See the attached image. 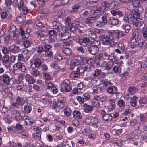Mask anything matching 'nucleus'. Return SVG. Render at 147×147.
I'll return each mask as SVG.
<instances>
[{"label":"nucleus","instance_id":"aec40b11","mask_svg":"<svg viewBox=\"0 0 147 147\" xmlns=\"http://www.w3.org/2000/svg\"><path fill=\"white\" fill-rule=\"evenodd\" d=\"M109 9H112L117 7L119 5L117 0H113L109 3Z\"/></svg>","mask_w":147,"mask_h":147},{"label":"nucleus","instance_id":"f704fd0d","mask_svg":"<svg viewBox=\"0 0 147 147\" xmlns=\"http://www.w3.org/2000/svg\"><path fill=\"white\" fill-rule=\"evenodd\" d=\"M65 23L67 27L70 26L72 23L71 20V18L69 17H67L65 18Z\"/></svg>","mask_w":147,"mask_h":147},{"label":"nucleus","instance_id":"b1692460","mask_svg":"<svg viewBox=\"0 0 147 147\" xmlns=\"http://www.w3.org/2000/svg\"><path fill=\"white\" fill-rule=\"evenodd\" d=\"M34 122V121L29 116H26L25 118V123L26 125H31Z\"/></svg>","mask_w":147,"mask_h":147},{"label":"nucleus","instance_id":"4468645a","mask_svg":"<svg viewBox=\"0 0 147 147\" xmlns=\"http://www.w3.org/2000/svg\"><path fill=\"white\" fill-rule=\"evenodd\" d=\"M34 130H36V132L33 133V136L34 137L36 138L38 140H40L41 138V130L39 129L37 127L34 128Z\"/></svg>","mask_w":147,"mask_h":147},{"label":"nucleus","instance_id":"603ef678","mask_svg":"<svg viewBox=\"0 0 147 147\" xmlns=\"http://www.w3.org/2000/svg\"><path fill=\"white\" fill-rule=\"evenodd\" d=\"M132 14L133 16L135 17L136 19L140 18V12L135 11H134V13H131Z\"/></svg>","mask_w":147,"mask_h":147},{"label":"nucleus","instance_id":"a18cd8bd","mask_svg":"<svg viewBox=\"0 0 147 147\" xmlns=\"http://www.w3.org/2000/svg\"><path fill=\"white\" fill-rule=\"evenodd\" d=\"M101 73V71L100 70L97 69L95 70L94 73L93 74V76L94 77H98Z\"/></svg>","mask_w":147,"mask_h":147},{"label":"nucleus","instance_id":"72a5a7b5","mask_svg":"<svg viewBox=\"0 0 147 147\" xmlns=\"http://www.w3.org/2000/svg\"><path fill=\"white\" fill-rule=\"evenodd\" d=\"M41 63V61L40 59H36L35 60L34 63L31 65H34V67H36L37 69L40 67Z\"/></svg>","mask_w":147,"mask_h":147},{"label":"nucleus","instance_id":"412c9836","mask_svg":"<svg viewBox=\"0 0 147 147\" xmlns=\"http://www.w3.org/2000/svg\"><path fill=\"white\" fill-rule=\"evenodd\" d=\"M25 78L26 81L29 84H32L35 82L34 78L29 74H26L25 75Z\"/></svg>","mask_w":147,"mask_h":147},{"label":"nucleus","instance_id":"8fccbe9b","mask_svg":"<svg viewBox=\"0 0 147 147\" xmlns=\"http://www.w3.org/2000/svg\"><path fill=\"white\" fill-rule=\"evenodd\" d=\"M86 67H80L77 68V70L79 72V73H83L85 71Z\"/></svg>","mask_w":147,"mask_h":147},{"label":"nucleus","instance_id":"f03ea898","mask_svg":"<svg viewBox=\"0 0 147 147\" xmlns=\"http://www.w3.org/2000/svg\"><path fill=\"white\" fill-rule=\"evenodd\" d=\"M2 81L5 84L10 87L15 83V79L10 77L7 74L0 76Z\"/></svg>","mask_w":147,"mask_h":147},{"label":"nucleus","instance_id":"c85d7f7f","mask_svg":"<svg viewBox=\"0 0 147 147\" xmlns=\"http://www.w3.org/2000/svg\"><path fill=\"white\" fill-rule=\"evenodd\" d=\"M101 5L104 7L103 10V11H106L108 9H109V3L107 1H103L101 3Z\"/></svg>","mask_w":147,"mask_h":147},{"label":"nucleus","instance_id":"052dcab7","mask_svg":"<svg viewBox=\"0 0 147 147\" xmlns=\"http://www.w3.org/2000/svg\"><path fill=\"white\" fill-rule=\"evenodd\" d=\"M12 3L11 0H5V5L7 7L10 6Z\"/></svg>","mask_w":147,"mask_h":147},{"label":"nucleus","instance_id":"f3484780","mask_svg":"<svg viewBox=\"0 0 147 147\" xmlns=\"http://www.w3.org/2000/svg\"><path fill=\"white\" fill-rule=\"evenodd\" d=\"M23 99L19 96H18L15 102H13L12 104V105L15 107H17L16 105H22L23 102Z\"/></svg>","mask_w":147,"mask_h":147},{"label":"nucleus","instance_id":"2eb2a0df","mask_svg":"<svg viewBox=\"0 0 147 147\" xmlns=\"http://www.w3.org/2000/svg\"><path fill=\"white\" fill-rule=\"evenodd\" d=\"M108 22L112 25H115L118 24L119 20L114 17H111L108 19Z\"/></svg>","mask_w":147,"mask_h":147},{"label":"nucleus","instance_id":"3c124183","mask_svg":"<svg viewBox=\"0 0 147 147\" xmlns=\"http://www.w3.org/2000/svg\"><path fill=\"white\" fill-rule=\"evenodd\" d=\"M51 46L48 44H46L44 45V51L45 53L47 51H49L50 50Z\"/></svg>","mask_w":147,"mask_h":147},{"label":"nucleus","instance_id":"bb28decb","mask_svg":"<svg viewBox=\"0 0 147 147\" xmlns=\"http://www.w3.org/2000/svg\"><path fill=\"white\" fill-rule=\"evenodd\" d=\"M102 118L103 120L109 122L112 120V117L110 114H105L102 116Z\"/></svg>","mask_w":147,"mask_h":147},{"label":"nucleus","instance_id":"79ce46f5","mask_svg":"<svg viewBox=\"0 0 147 147\" xmlns=\"http://www.w3.org/2000/svg\"><path fill=\"white\" fill-rule=\"evenodd\" d=\"M110 107H109L111 110L113 109L115 107V100L114 99H111L109 101Z\"/></svg>","mask_w":147,"mask_h":147},{"label":"nucleus","instance_id":"473e14b6","mask_svg":"<svg viewBox=\"0 0 147 147\" xmlns=\"http://www.w3.org/2000/svg\"><path fill=\"white\" fill-rule=\"evenodd\" d=\"M74 117L75 118H77V119H80L82 118V115L78 111H75L73 113Z\"/></svg>","mask_w":147,"mask_h":147},{"label":"nucleus","instance_id":"4d7b16f0","mask_svg":"<svg viewBox=\"0 0 147 147\" xmlns=\"http://www.w3.org/2000/svg\"><path fill=\"white\" fill-rule=\"evenodd\" d=\"M83 61H85L88 64H91V63L93 62V60L91 59H87L86 58H84Z\"/></svg>","mask_w":147,"mask_h":147},{"label":"nucleus","instance_id":"4be33fe9","mask_svg":"<svg viewBox=\"0 0 147 147\" xmlns=\"http://www.w3.org/2000/svg\"><path fill=\"white\" fill-rule=\"evenodd\" d=\"M98 98H99V97L98 96L97 97L94 98L91 101L92 105L94 107L96 108L100 107V105L98 101Z\"/></svg>","mask_w":147,"mask_h":147},{"label":"nucleus","instance_id":"a19ab883","mask_svg":"<svg viewBox=\"0 0 147 147\" xmlns=\"http://www.w3.org/2000/svg\"><path fill=\"white\" fill-rule=\"evenodd\" d=\"M101 82L102 84L104 86H110L111 85V83L109 81H107L105 80L102 79L101 80Z\"/></svg>","mask_w":147,"mask_h":147},{"label":"nucleus","instance_id":"c9c22d12","mask_svg":"<svg viewBox=\"0 0 147 147\" xmlns=\"http://www.w3.org/2000/svg\"><path fill=\"white\" fill-rule=\"evenodd\" d=\"M113 65V63L110 61L106 63L105 64V68L107 70H110L111 68Z\"/></svg>","mask_w":147,"mask_h":147},{"label":"nucleus","instance_id":"58836bf2","mask_svg":"<svg viewBox=\"0 0 147 147\" xmlns=\"http://www.w3.org/2000/svg\"><path fill=\"white\" fill-rule=\"evenodd\" d=\"M16 30L15 26L13 24H10V27L9 30V33H14L15 32V30Z\"/></svg>","mask_w":147,"mask_h":147},{"label":"nucleus","instance_id":"9b49d317","mask_svg":"<svg viewBox=\"0 0 147 147\" xmlns=\"http://www.w3.org/2000/svg\"><path fill=\"white\" fill-rule=\"evenodd\" d=\"M99 49L97 46L92 45L88 48V51L90 54L94 55L98 52Z\"/></svg>","mask_w":147,"mask_h":147},{"label":"nucleus","instance_id":"cd10ccee","mask_svg":"<svg viewBox=\"0 0 147 147\" xmlns=\"http://www.w3.org/2000/svg\"><path fill=\"white\" fill-rule=\"evenodd\" d=\"M138 98L136 96H134L132 98L130 103L133 107H135L137 106V99H138Z\"/></svg>","mask_w":147,"mask_h":147},{"label":"nucleus","instance_id":"6ab92c4d","mask_svg":"<svg viewBox=\"0 0 147 147\" xmlns=\"http://www.w3.org/2000/svg\"><path fill=\"white\" fill-rule=\"evenodd\" d=\"M62 98L63 99L62 101L58 100L57 102V107L61 109L63 108L64 107L66 100V98H65L63 97Z\"/></svg>","mask_w":147,"mask_h":147},{"label":"nucleus","instance_id":"49530a36","mask_svg":"<svg viewBox=\"0 0 147 147\" xmlns=\"http://www.w3.org/2000/svg\"><path fill=\"white\" fill-rule=\"evenodd\" d=\"M121 69L119 66H115L113 68V70L114 73H120Z\"/></svg>","mask_w":147,"mask_h":147},{"label":"nucleus","instance_id":"0e129e2a","mask_svg":"<svg viewBox=\"0 0 147 147\" xmlns=\"http://www.w3.org/2000/svg\"><path fill=\"white\" fill-rule=\"evenodd\" d=\"M73 38L74 40H75L76 42L80 44L81 38H80L79 36L78 35H76L74 36Z\"/></svg>","mask_w":147,"mask_h":147},{"label":"nucleus","instance_id":"393cba45","mask_svg":"<svg viewBox=\"0 0 147 147\" xmlns=\"http://www.w3.org/2000/svg\"><path fill=\"white\" fill-rule=\"evenodd\" d=\"M82 61V58L80 56H75L74 57V63L76 65H79Z\"/></svg>","mask_w":147,"mask_h":147},{"label":"nucleus","instance_id":"13d9d810","mask_svg":"<svg viewBox=\"0 0 147 147\" xmlns=\"http://www.w3.org/2000/svg\"><path fill=\"white\" fill-rule=\"evenodd\" d=\"M2 53L4 55H6L9 52V50L6 47H3L2 49Z\"/></svg>","mask_w":147,"mask_h":147},{"label":"nucleus","instance_id":"338daca9","mask_svg":"<svg viewBox=\"0 0 147 147\" xmlns=\"http://www.w3.org/2000/svg\"><path fill=\"white\" fill-rule=\"evenodd\" d=\"M123 143V141L121 140H117L116 142H115V144L119 147L121 146Z\"/></svg>","mask_w":147,"mask_h":147},{"label":"nucleus","instance_id":"864d4df0","mask_svg":"<svg viewBox=\"0 0 147 147\" xmlns=\"http://www.w3.org/2000/svg\"><path fill=\"white\" fill-rule=\"evenodd\" d=\"M45 56L50 57L51 58L53 57V53L51 50L45 52Z\"/></svg>","mask_w":147,"mask_h":147},{"label":"nucleus","instance_id":"c03bdc74","mask_svg":"<svg viewBox=\"0 0 147 147\" xmlns=\"http://www.w3.org/2000/svg\"><path fill=\"white\" fill-rule=\"evenodd\" d=\"M108 13H105L102 17V22H103L104 24H107L108 22V21L107 20V17L108 16Z\"/></svg>","mask_w":147,"mask_h":147},{"label":"nucleus","instance_id":"e2e57ef3","mask_svg":"<svg viewBox=\"0 0 147 147\" xmlns=\"http://www.w3.org/2000/svg\"><path fill=\"white\" fill-rule=\"evenodd\" d=\"M124 29L125 32L126 33H128L131 29V27L129 25H126L124 26Z\"/></svg>","mask_w":147,"mask_h":147},{"label":"nucleus","instance_id":"680f3d73","mask_svg":"<svg viewBox=\"0 0 147 147\" xmlns=\"http://www.w3.org/2000/svg\"><path fill=\"white\" fill-rule=\"evenodd\" d=\"M131 7H133V9L134 10V11H136L140 12L139 9L141 8V7H138L136 6H134L133 4L131 5Z\"/></svg>","mask_w":147,"mask_h":147},{"label":"nucleus","instance_id":"a878e982","mask_svg":"<svg viewBox=\"0 0 147 147\" xmlns=\"http://www.w3.org/2000/svg\"><path fill=\"white\" fill-rule=\"evenodd\" d=\"M82 106L84 107V111L88 113L93 109L92 106L88 105L87 104H84Z\"/></svg>","mask_w":147,"mask_h":147},{"label":"nucleus","instance_id":"c756f323","mask_svg":"<svg viewBox=\"0 0 147 147\" xmlns=\"http://www.w3.org/2000/svg\"><path fill=\"white\" fill-rule=\"evenodd\" d=\"M18 48V47H16L15 45H13L11 46H9V50L10 52L13 53H16L18 52V51H16V49H17Z\"/></svg>","mask_w":147,"mask_h":147},{"label":"nucleus","instance_id":"7c9ffc66","mask_svg":"<svg viewBox=\"0 0 147 147\" xmlns=\"http://www.w3.org/2000/svg\"><path fill=\"white\" fill-rule=\"evenodd\" d=\"M111 13L113 16H115L116 15H118L119 16H121L122 15L121 12L117 9L111 10Z\"/></svg>","mask_w":147,"mask_h":147},{"label":"nucleus","instance_id":"f257e3e1","mask_svg":"<svg viewBox=\"0 0 147 147\" xmlns=\"http://www.w3.org/2000/svg\"><path fill=\"white\" fill-rule=\"evenodd\" d=\"M100 38L102 43L104 45H110L112 47L115 46L117 43L114 41V38L110 34H102L100 36Z\"/></svg>","mask_w":147,"mask_h":147},{"label":"nucleus","instance_id":"de8ad7c7","mask_svg":"<svg viewBox=\"0 0 147 147\" xmlns=\"http://www.w3.org/2000/svg\"><path fill=\"white\" fill-rule=\"evenodd\" d=\"M139 102L141 104H145L147 102V98L145 97H142L140 99Z\"/></svg>","mask_w":147,"mask_h":147},{"label":"nucleus","instance_id":"6e6552de","mask_svg":"<svg viewBox=\"0 0 147 147\" xmlns=\"http://www.w3.org/2000/svg\"><path fill=\"white\" fill-rule=\"evenodd\" d=\"M134 16L132 15L131 13L128 15L127 16L125 15L124 18V20L125 21L129 22L131 24H133L134 25V22H136L135 21L137 20V19L135 18Z\"/></svg>","mask_w":147,"mask_h":147},{"label":"nucleus","instance_id":"39448f33","mask_svg":"<svg viewBox=\"0 0 147 147\" xmlns=\"http://www.w3.org/2000/svg\"><path fill=\"white\" fill-rule=\"evenodd\" d=\"M1 60L2 64L6 68L11 67V64L10 62L9 56V55H5L2 57Z\"/></svg>","mask_w":147,"mask_h":147},{"label":"nucleus","instance_id":"09e8293b","mask_svg":"<svg viewBox=\"0 0 147 147\" xmlns=\"http://www.w3.org/2000/svg\"><path fill=\"white\" fill-rule=\"evenodd\" d=\"M71 74L75 78H78L80 77V74L79 72H78L77 70L72 72Z\"/></svg>","mask_w":147,"mask_h":147},{"label":"nucleus","instance_id":"dca6fc26","mask_svg":"<svg viewBox=\"0 0 147 147\" xmlns=\"http://www.w3.org/2000/svg\"><path fill=\"white\" fill-rule=\"evenodd\" d=\"M62 52L64 53L66 56H67L71 55L72 51L71 49L69 48L63 47L62 49Z\"/></svg>","mask_w":147,"mask_h":147},{"label":"nucleus","instance_id":"6e6d98bb","mask_svg":"<svg viewBox=\"0 0 147 147\" xmlns=\"http://www.w3.org/2000/svg\"><path fill=\"white\" fill-rule=\"evenodd\" d=\"M61 0L57 1L56 3H54V5L55 7H59L63 5Z\"/></svg>","mask_w":147,"mask_h":147},{"label":"nucleus","instance_id":"2f4dec72","mask_svg":"<svg viewBox=\"0 0 147 147\" xmlns=\"http://www.w3.org/2000/svg\"><path fill=\"white\" fill-rule=\"evenodd\" d=\"M102 8L101 7H99L98 8L93 12V14L95 15H99L103 13L102 10Z\"/></svg>","mask_w":147,"mask_h":147},{"label":"nucleus","instance_id":"4c0bfd02","mask_svg":"<svg viewBox=\"0 0 147 147\" xmlns=\"http://www.w3.org/2000/svg\"><path fill=\"white\" fill-rule=\"evenodd\" d=\"M24 109L25 112L27 113H30L32 110L31 107L27 105L24 106Z\"/></svg>","mask_w":147,"mask_h":147},{"label":"nucleus","instance_id":"bf43d9fd","mask_svg":"<svg viewBox=\"0 0 147 147\" xmlns=\"http://www.w3.org/2000/svg\"><path fill=\"white\" fill-rule=\"evenodd\" d=\"M117 104L119 107H121L124 105L125 102L123 100L120 99L118 100Z\"/></svg>","mask_w":147,"mask_h":147},{"label":"nucleus","instance_id":"5fc2aeb1","mask_svg":"<svg viewBox=\"0 0 147 147\" xmlns=\"http://www.w3.org/2000/svg\"><path fill=\"white\" fill-rule=\"evenodd\" d=\"M139 36L138 31V30H134L133 32V37L137 38Z\"/></svg>","mask_w":147,"mask_h":147},{"label":"nucleus","instance_id":"423d86ee","mask_svg":"<svg viewBox=\"0 0 147 147\" xmlns=\"http://www.w3.org/2000/svg\"><path fill=\"white\" fill-rule=\"evenodd\" d=\"M18 3V6L19 9L21 11H23L24 14H27L29 12V10L27 7L24 6V1L22 0H20L19 2L17 0L16 1Z\"/></svg>","mask_w":147,"mask_h":147},{"label":"nucleus","instance_id":"20e7f679","mask_svg":"<svg viewBox=\"0 0 147 147\" xmlns=\"http://www.w3.org/2000/svg\"><path fill=\"white\" fill-rule=\"evenodd\" d=\"M86 122L88 125L91 124L95 127H98L99 121L97 118L93 117H87L85 119Z\"/></svg>","mask_w":147,"mask_h":147},{"label":"nucleus","instance_id":"ea45409f","mask_svg":"<svg viewBox=\"0 0 147 147\" xmlns=\"http://www.w3.org/2000/svg\"><path fill=\"white\" fill-rule=\"evenodd\" d=\"M57 33V34L59 35V36L60 38H61V39L63 40H65L67 39V38H65L64 37V36L67 35V33H63L59 31Z\"/></svg>","mask_w":147,"mask_h":147},{"label":"nucleus","instance_id":"0eeeda50","mask_svg":"<svg viewBox=\"0 0 147 147\" xmlns=\"http://www.w3.org/2000/svg\"><path fill=\"white\" fill-rule=\"evenodd\" d=\"M134 22V25L138 27L140 29H144L145 28V24L143 20L140 18H137Z\"/></svg>","mask_w":147,"mask_h":147},{"label":"nucleus","instance_id":"37998d69","mask_svg":"<svg viewBox=\"0 0 147 147\" xmlns=\"http://www.w3.org/2000/svg\"><path fill=\"white\" fill-rule=\"evenodd\" d=\"M113 37H115V38L117 39H119V37H120L119 35V31L115 30L113 32Z\"/></svg>","mask_w":147,"mask_h":147},{"label":"nucleus","instance_id":"774afa93","mask_svg":"<svg viewBox=\"0 0 147 147\" xmlns=\"http://www.w3.org/2000/svg\"><path fill=\"white\" fill-rule=\"evenodd\" d=\"M143 37L144 39L147 40V27L146 30L143 31L142 32Z\"/></svg>","mask_w":147,"mask_h":147},{"label":"nucleus","instance_id":"9d476101","mask_svg":"<svg viewBox=\"0 0 147 147\" xmlns=\"http://www.w3.org/2000/svg\"><path fill=\"white\" fill-rule=\"evenodd\" d=\"M35 23L36 26L40 28L42 31L46 32L48 30V28L45 26V24L39 20L35 21Z\"/></svg>","mask_w":147,"mask_h":147},{"label":"nucleus","instance_id":"e433bc0d","mask_svg":"<svg viewBox=\"0 0 147 147\" xmlns=\"http://www.w3.org/2000/svg\"><path fill=\"white\" fill-rule=\"evenodd\" d=\"M67 28H69V30L72 32L76 31L78 29L77 25L76 24L74 25V24H71V25L70 26Z\"/></svg>","mask_w":147,"mask_h":147},{"label":"nucleus","instance_id":"5701e85b","mask_svg":"<svg viewBox=\"0 0 147 147\" xmlns=\"http://www.w3.org/2000/svg\"><path fill=\"white\" fill-rule=\"evenodd\" d=\"M55 29H53V30H50L49 31V36H51V38L53 40H57V33L55 32Z\"/></svg>","mask_w":147,"mask_h":147},{"label":"nucleus","instance_id":"ddd939ff","mask_svg":"<svg viewBox=\"0 0 147 147\" xmlns=\"http://www.w3.org/2000/svg\"><path fill=\"white\" fill-rule=\"evenodd\" d=\"M52 24L54 27L53 29H55V31L56 33L58 32L61 28V24L57 21H53Z\"/></svg>","mask_w":147,"mask_h":147},{"label":"nucleus","instance_id":"69168bd1","mask_svg":"<svg viewBox=\"0 0 147 147\" xmlns=\"http://www.w3.org/2000/svg\"><path fill=\"white\" fill-rule=\"evenodd\" d=\"M19 30L20 32V34L22 36L23 35H24L26 34V32L25 28H23L22 27H20Z\"/></svg>","mask_w":147,"mask_h":147},{"label":"nucleus","instance_id":"1a4fd4ad","mask_svg":"<svg viewBox=\"0 0 147 147\" xmlns=\"http://www.w3.org/2000/svg\"><path fill=\"white\" fill-rule=\"evenodd\" d=\"M80 45L84 47H88L92 42L88 37H83L81 38Z\"/></svg>","mask_w":147,"mask_h":147},{"label":"nucleus","instance_id":"f8f14e48","mask_svg":"<svg viewBox=\"0 0 147 147\" xmlns=\"http://www.w3.org/2000/svg\"><path fill=\"white\" fill-rule=\"evenodd\" d=\"M34 67V65H31L30 69V72L32 75L34 77H36L39 75V73L37 69Z\"/></svg>","mask_w":147,"mask_h":147},{"label":"nucleus","instance_id":"7ed1b4c3","mask_svg":"<svg viewBox=\"0 0 147 147\" xmlns=\"http://www.w3.org/2000/svg\"><path fill=\"white\" fill-rule=\"evenodd\" d=\"M12 115H13L15 119L18 121L23 120L25 116V113L21 111L14 109L12 111Z\"/></svg>","mask_w":147,"mask_h":147},{"label":"nucleus","instance_id":"a211bd4d","mask_svg":"<svg viewBox=\"0 0 147 147\" xmlns=\"http://www.w3.org/2000/svg\"><path fill=\"white\" fill-rule=\"evenodd\" d=\"M71 82L69 80V79L65 80L61 83V92L63 91V88L65 87L70 85Z\"/></svg>","mask_w":147,"mask_h":147}]
</instances>
